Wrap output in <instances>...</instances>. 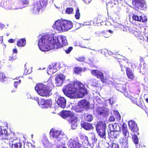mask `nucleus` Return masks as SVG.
<instances>
[{
	"label": "nucleus",
	"mask_w": 148,
	"mask_h": 148,
	"mask_svg": "<svg viewBox=\"0 0 148 148\" xmlns=\"http://www.w3.org/2000/svg\"><path fill=\"white\" fill-rule=\"evenodd\" d=\"M84 85L80 82L69 84L64 86L62 91L64 94L71 98H82L87 93Z\"/></svg>",
	"instance_id": "nucleus-1"
},
{
	"label": "nucleus",
	"mask_w": 148,
	"mask_h": 148,
	"mask_svg": "<svg viewBox=\"0 0 148 148\" xmlns=\"http://www.w3.org/2000/svg\"><path fill=\"white\" fill-rule=\"evenodd\" d=\"M73 26V23L71 21L60 19L56 21L53 25L54 29L59 32L67 31L71 29Z\"/></svg>",
	"instance_id": "nucleus-2"
},
{
	"label": "nucleus",
	"mask_w": 148,
	"mask_h": 148,
	"mask_svg": "<svg viewBox=\"0 0 148 148\" xmlns=\"http://www.w3.org/2000/svg\"><path fill=\"white\" fill-rule=\"evenodd\" d=\"M35 88L39 95L46 97H48L50 95V93L52 90L49 84H47V85H45L42 83L37 84Z\"/></svg>",
	"instance_id": "nucleus-3"
},
{
	"label": "nucleus",
	"mask_w": 148,
	"mask_h": 148,
	"mask_svg": "<svg viewBox=\"0 0 148 148\" xmlns=\"http://www.w3.org/2000/svg\"><path fill=\"white\" fill-rule=\"evenodd\" d=\"M49 37L48 35L42 36L39 40L38 45L39 49L42 51H48L50 49L49 40Z\"/></svg>",
	"instance_id": "nucleus-4"
},
{
	"label": "nucleus",
	"mask_w": 148,
	"mask_h": 148,
	"mask_svg": "<svg viewBox=\"0 0 148 148\" xmlns=\"http://www.w3.org/2000/svg\"><path fill=\"white\" fill-rule=\"evenodd\" d=\"M106 125L104 122L100 121L97 122L96 126V130L101 138H105L106 128Z\"/></svg>",
	"instance_id": "nucleus-5"
},
{
	"label": "nucleus",
	"mask_w": 148,
	"mask_h": 148,
	"mask_svg": "<svg viewBox=\"0 0 148 148\" xmlns=\"http://www.w3.org/2000/svg\"><path fill=\"white\" fill-rule=\"evenodd\" d=\"M0 137L3 139L10 138L12 139V142H13L14 140L17 139V138L16 137V135H15L14 133H12L8 134L7 130L5 129L2 130L1 127H0Z\"/></svg>",
	"instance_id": "nucleus-6"
},
{
	"label": "nucleus",
	"mask_w": 148,
	"mask_h": 148,
	"mask_svg": "<svg viewBox=\"0 0 148 148\" xmlns=\"http://www.w3.org/2000/svg\"><path fill=\"white\" fill-rule=\"evenodd\" d=\"M67 145L69 148H81L82 147V145L77 137L70 139L67 143Z\"/></svg>",
	"instance_id": "nucleus-7"
},
{
	"label": "nucleus",
	"mask_w": 148,
	"mask_h": 148,
	"mask_svg": "<svg viewBox=\"0 0 148 148\" xmlns=\"http://www.w3.org/2000/svg\"><path fill=\"white\" fill-rule=\"evenodd\" d=\"M49 133L51 136L56 138L58 140H61L63 138V135L61 132L59 130L52 128Z\"/></svg>",
	"instance_id": "nucleus-8"
},
{
	"label": "nucleus",
	"mask_w": 148,
	"mask_h": 148,
	"mask_svg": "<svg viewBox=\"0 0 148 148\" xmlns=\"http://www.w3.org/2000/svg\"><path fill=\"white\" fill-rule=\"evenodd\" d=\"M57 41L56 45V48H60L63 46L66 45L68 43L67 40L65 36L62 35L58 36L57 38Z\"/></svg>",
	"instance_id": "nucleus-9"
},
{
	"label": "nucleus",
	"mask_w": 148,
	"mask_h": 148,
	"mask_svg": "<svg viewBox=\"0 0 148 148\" xmlns=\"http://www.w3.org/2000/svg\"><path fill=\"white\" fill-rule=\"evenodd\" d=\"M37 101L39 105H41L43 108H51L53 103L51 99H48L45 100L41 99L40 103H39L40 100L38 98L37 99Z\"/></svg>",
	"instance_id": "nucleus-10"
},
{
	"label": "nucleus",
	"mask_w": 148,
	"mask_h": 148,
	"mask_svg": "<svg viewBox=\"0 0 148 148\" xmlns=\"http://www.w3.org/2000/svg\"><path fill=\"white\" fill-rule=\"evenodd\" d=\"M91 74L96 76L97 78H99L103 83H106L107 82L106 79L105 78L103 73L97 70H93L91 71Z\"/></svg>",
	"instance_id": "nucleus-11"
},
{
	"label": "nucleus",
	"mask_w": 148,
	"mask_h": 148,
	"mask_svg": "<svg viewBox=\"0 0 148 148\" xmlns=\"http://www.w3.org/2000/svg\"><path fill=\"white\" fill-rule=\"evenodd\" d=\"M128 126L132 132L136 133L138 135V128L137 126V124L133 120H130L128 122Z\"/></svg>",
	"instance_id": "nucleus-12"
},
{
	"label": "nucleus",
	"mask_w": 148,
	"mask_h": 148,
	"mask_svg": "<svg viewBox=\"0 0 148 148\" xmlns=\"http://www.w3.org/2000/svg\"><path fill=\"white\" fill-rule=\"evenodd\" d=\"M41 9H43L41 6L39 4L38 2H36L34 3L33 7L31 8L30 11L34 14H38Z\"/></svg>",
	"instance_id": "nucleus-13"
},
{
	"label": "nucleus",
	"mask_w": 148,
	"mask_h": 148,
	"mask_svg": "<svg viewBox=\"0 0 148 148\" xmlns=\"http://www.w3.org/2000/svg\"><path fill=\"white\" fill-rule=\"evenodd\" d=\"M68 121L71 124L72 128L73 129H75L77 127L76 123L77 121V118L75 116L74 113L69 117Z\"/></svg>",
	"instance_id": "nucleus-14"
},
{
	"label": "nucleus",
	"mask_w": 148,
	"mask_h": 148,
	"mask_svg": "<svg viewBox=\"0 0 148 148\" xmlns=\"http://www.w3.org/2000/svg\"><path fill=\"white\" fill-rule=\"evenodd\" d=\"M132 4L136 9H139L144 7V0H132Z\"/></svg>",
	"instance_id": "nucleus-15"
},
{
	"label": "nucleus",
	"mask_w": 148,
	"mask_h": 148,
	"mask_svg": "<svg viewBox=\"0 0 148 148\" xmlns=\"http://www.w3.org/2000/svg\"><path fill=\"white\" fill-rule=\"evenodd\" d=\"M117 87L119 91L123 93L126 97L130 98L131 96L126 91V86L125 84H120L118 85Z\"/></svg>",
	"instance_id": "nucleus-16"
},
{
	"label": "nucleus",
	"mask_w": 148,
	"mask_h": 148,
	"mask_svg": "<svg viewBox=\"0 0 148 148\" xmlns=\"http://www.w3.org/2000/svg\"><path fill=\"white\" fill-rule=\"evenodd\" d=\"M65 79V76L62 74L57 75L55 79L56 83L58 86H60L62 84Z\"/></svg>",
	"instance_id": "nucleus-17"
},
{
	"label": "nucleus",
	"mask_w": 148,
	"mask_h": 148,
	"mask_svg": "<svg viewBox=\"0 0 148 148\" xmlns=\"http://www.w3.org/2000/svg\"><path fill=\"white\" fill-rule=\"evenodd\" d=\"M56 103L59 107L64 108L66 107V99L63 97H60L57 99Z\"/></svg>",
	"instance_id": "nucleus-18"
},
{
	"label": "nucleus",
	"mask_w": 148,
	"mask_h": 148,
	"mask_svg": "<svg viewBox=\"0 0 148 148\" xmlns=\"http://www.w3.org/2000/svg\"><path fill=\"white\" fill-rule=\"evenodd\" d=\"M133 19L139 22L145 23L147 21V19L145 16H140L139 17L136 15L133 14L132 16Z\"/></svg>",
	"instance_id": "nucleus-19"
},
{
	"label": "nucleus",
	"mask_w": 148,
	"mask_h": 148,
	"mask_svg": "<svg viewBox=\"0 0 148 148\" xmlns=\"http://www.w3.org/2000/svg\"><path fill=\"white\" fill-rule=\"evenodd\" d=\"M79 106L81 107L82 109L84 108L86 110L90 109L89 106V102L86 100L83 99L79 101L78 102Z\"/></svg>",
	"instance_id": "nucleus-20"
},
{
	"label": "nucleus",
	"mask_w": 148,
	"mask_h": 148,
	"mask_svg": "<svg viewBox=\"0 0 148 148\" xmlns=\"http://www.w3.org/2000/svg\"><path fill=\"white\" fill-rule=\"evenodd\" d=\"M73 112L69 110H63L59 113V115L62 118L66 119L69 118Z\"/></svg>",
	"instance_id": "nucleus-21"
},
{
	"label": "nucleus",
	"mask_w": 148,
	"mask_h": 148,
	"mask_svg": "<svg viewBox=\"0 0 148 148\" xmlns=\"http://www.w3.org/2000/svg\"><path fill=\"white\" fill-rule=\"evenodd\" d=\"M118 62L120 65L122 71H124V69H123L124 67L126 69V67H128L126 65L127 64L128 62L125 59L123 58H119L118 59Z\"/></svg>",
	"instance_id": "nucleus-22"
},
{
	"label": "nucleus",
	"mask_w": 148,
	"mask_h": 148,
	"mask_svg": "<svg viewBox=\"0 0 148 148\" xmlns=\"http://www.w3.org/2000/svg\"><path fill=\"white\" fill-rule=\"evenodd\" d=\"M95 113L97 115H101L105 114L106 111L103 107H97L94 111Z\"/></svg>",
	"instance_id": "nucleus-23"
},
{
	"label": "nucleus",
	"mask_w": 148,
	"mask_h": 148,
	"mask_svg": "<svg viewBox=\"0 0 148 148\" xmlns=\"http://www.w3.org/2000/svg\"><path fill=\"white\" fill-rule=\"evenodd\" d=\"M126 72L127 76L128 79L133 80L134 78L135 77L132 71L130 68L126 67Z\"/></svg>",
	"instance_id": "nucleus-24"
},
{
	"label": "nucleus",
	"mask_w": 148,
	"mask_h": 148,
	"mask_svg": "<svg viewBox=\"0 0 148 148\" xmlns=\"http://www.w3.org/2000/svg\"><path fill=\"white\" fill-rule=\"evenodd\" d=\"M56 65L55 64L54 65L52 64L49 65L47 69V73L49 75H52L55 73L54 70L57 69L56 67Z\"/></svg>",
	"instance_id": "nucleus-25"
},
{
	"label": "nucleus",
	"mask_w": 148,
	"mask_h": 148,
	"mask_svg": "<svg viewBox=\"0 0 148 148\" xmlns=\"http://www.w3.org/2000/svg\"><path fill=\"white\" fill-rule=\"evenodd\" d=\"M81 125L82 127L86 130L93 128L92 124L87 122H83L81 123Z\"/></svg>",
	"instance_id": "nucleus-26"
},
{
	"label": "nucleus",
	"mask_w": 148,
	"mask_h": 148,
	"mask_svg": "<svg viewBox=\"0 0 148 148\" xmlns=\"http://www.w3.org/2000/svg\"><path fill=\"white\" fill-rule=\"evenodd\" d=\"M119 142L122 148H125L127 147V140L125 138H121L119 140Z\"/></svg>",
	"instance_id": "nucleus-27"
},
{
	"label": "nucleus",
	"mask_w": 148,
	"mask_h": 148,
	"mask_svg": "<svg viewBox=\"0 0 148 148\" xmlns=\"http://www.w3.org/2000/svg\"><path fill=\"white\" fill-rule=\"evenodd\" d=\"M108 132L109 136L112 138H117L119 135L118 131L117 129H116L115 131Z\"/></svg>",
	"instance_id": "nucleus-28"
},
{
	"label": "nucleus",
	"mask_w": 148,
	"mask_h": 148,
	"mask_svg": "<svg viewBox=\"0 0 148 148\" xmlns=\"http://www.w3.org/2000/svg\"><path fill=\"white\" fill-rule=\"evenodd\" d=\"M26 44V40L24 38H22L18 40L17 41V45L19 47L24 46Z\"/></svg>",
	"instance_id": "nucleus-29"
},
{
	"label": "nucleus",
	"mask_w": 148,
	"mask_h": 148,
	"mask_svg": "<svg viewBox=\"0 0 148 148\" xmlns=\"http://www.w3.org/2000/svg\"><path fill=\"white\" fill-rule=\"evenodd\" d=\"M8 78L6 77L4 73L3 72H0V81L3 82H7Z\"/></svg>",
	"instance_id": "nucleus-30"
},
{
	"label": "nucleus",
	"mask_w": 148,
	"mask_h": 148,
	"mask_svg": "<svg viewBox=\"0 0 148 148\" xmlns=\"http://www.w3.org/2000/svg\"><path fill=\"white\" fill-rule=\"evenodd\" d=\"M3 7L6 10L10 9L11 8V3L9 0L6 1L3 3Z\"/></svg>",
	"instance_id": "nucleus-31"
},
{
	"label": "nucleus",
	"mask_w": 148,
	"mask_h": 148,
	"mask_svg": "<svg viewBox=\"0 0 148 148\" xmlns=\"http://www.w3.org/2000/svg\"><path fill=\"white\" fill-rule=\"evenodd\" d=\"M118 124L115 123L114 124H110L108 126V129L109 130L108 132H110L115 130L116 128L117 125Z\"/></svg>",
	"instance_id": "nucleus-32"
},
{
	"label": "nucleus",
	"mask_w": 148,
	"mask_h": 148,
	"mask_svg": "<svg viewBox=\"0 0 148 148\" xmlns=\"http://www.w3.org/2000/svg\"><path fill=\"white\" fill-rule=\"evenodd\" d=\"M39 2L40 3H39L41 6L43 10L45 8L48 4L47 0H41V1H39Z\"/></svg>",
	"instance_id": "nucleus-33"
},
{
	"label": "nucleus",
	"mask_w": 148,
	"mask_h": 148,
	"mask_svg": "<svg viewBox=\"0 0 148 148\" xmlns=\"http://www.w3.org/2000/svg\"><path fill=\"white\" fill-rule=\"evenodd\" d=\"M73 71L75 74H79L82 72V68L80 67H75L73 69Z\"/></svg>",
	"instance_id": "nucleus-34"
},
{
	"label": "nucleus",
	"mask_w": 148,
	"mask_h": 148,
	"mask_svg": "<svg viewBox=\"0 0 148 148\" xmlns=\"http://www.w3.org/2000/svg\"><path fill=\"white\" fill-rule=\"evenodd\" d=\"M79 136L80 138L82 140L84 143H88V138L84 134H80Z\"/></svg>",
	"instance_id": "nucleus-35"
},
{
	"label": "nucleus",
	"mask_w": 148,
	"mask_h": 148,
	"mask_svg": "<svg viewBox=\"0 0 148 148\" xmlns=\"http://www.w3.org/2000/svg\"><path fill=\"white\" fill-rule=\"evenodd\" d=\"M132 140L133 142L135 144H137L138 143V139L137 135L135 134H132Z\"/></svg>",
	"instance_id": "nucleus-36"
},
{
	"label": "nucleus",
	"mask_w": 148,
	"mask_h": 148,
	"mask_svg": "<svg viewBox=\"0 0 148 148\" xmlns=\"http://www.w3.org/2000/svg\"><path fill=\"white\" fill-rule=\"evenodd\" d=\"M22 146V144L21 142H18L12 145V148H21Z\"/></svg>",
	"instance_id": "nucleus-37"
},
{
	"label": "nucleus",
	"mask_w": 148,
	"mask_h": 148,
	"mask_svg": "<svg viewBox=\"0 0 148 148\" xmlns=\"http://www.w3.org/2000/svg\"><path fill=\"white\" fill-rule=\"evenodd\" d=\"M80 16V14L79 12V10L78 8H77L75 13V18L77 19H79Z\"/></svg>",
	"instance_id": "nucleus-38"
},
{
	"label": "nucleus",
	"mask_w": 148,
	"mask_h": 148,
	"mask_svg": "<svg viewBox=\"0 0 148 148\" xmlns=\"http://www.w3.org/2000/svg\"><path fill=\"white\" fill-rule=\"evenodd\" d=\"M86 121H91L93 120V117L91 114H88L84 117Z\"/></svg>",
	"instance_id": "nucleus-39"
},
{
	"label": "nucleus",
	"mask_w": 148,
	"mask_h": 148,
	"mask_svg": "<svg viewBox=\"0 0 148 148\" xmlns=\"http://www.w3.org/2000/svg\"><path fill=\"white\" fill-rule=\"evenodd\" d=\"M73 11V8L71 7L67 8L65 10L66 13L68 14H70L72 13Z\"/></svg>",
	"instance_id": "nucleus-40"
},
{
	"label": "nucleus",
	"mask_w": 148,
	"mask_h": 148,
	"mask_svg": "<svg viewBox=\"0 0 148 148\" xmlns=\"http://www.w3.org/2000/svg\"><path fill=\"white\" fill-rule=\"evenodd\" d=\"M20 2L23 5H28L29 3V0H20Z\"/></svg>",
	"instance_id": "nucleus-41"
},
{
	"label": "nucleus",
	"mask_w": 148,
	"mask_h": 148,
	"mask_svg": "<svg viewBox=\"0 0 148 148\" xmlns=\"http://www.w3.org/2000/svg\"><path fill=\"white\" fill-rule=\"evenodd\" d=\"M73 49V47L72 46H70L67 49H64V51L66 53L69 54L70 53V52Z\"/></svg>",
	"instance_id": "nucleus-42"
},
{
	"label": "nucleus",
	"mask_w": 148,
	"mask_h": 148,
	"mask_svg": "<svg viewBox=\"0 0 148 148\" xmlns=\"http://www.w3.org/2000/svg\"><path fill=\"white\" fill-rule=\"evenodd\" d=\"M79 106V105L78 103V105L75 108V111L77 112H81L82 110V108Z\"/></svg>",
	"instance_id": "nucleus-43"
},
{
	"label": "nucleus",
	"mask_w": 148,
	"mask_h": 148,
	"mask_svg": "<svg viewBox=\"0 0 148 148\" xmlns=\"http://www.w3.org/2000/svg\"><path fill=\"white\" fill-rule=\"evenodd\" d=\"M122 133L124 136H128L129 135V132L127 129L123 130H122Z\"/></svg>",
	"instance_id": "nucleus-44"
},
{
	"label": "nucleus",
	"mask_w": 148,
	"mask_h": 148,
	"mask_svg": "<svg viewBox=\"0 0 148 148\" xmlns=\"http://www.w3.org/2000/svg\"><path fill=\"white\" fill-rule=\"evenodd\" d=\"M131 99L133 103L136 104L137 105L140 106V104H139L138 102V101H139V100L137 98H135L133 97H132V98H130Z\"/></svg>",
	"instance_id": "nucleus-45"
},
{
	"label": "nucleus",
	"mask_w": 148,
	"mask_h": 148,
	"mask_svg": "<svg viewBox=\"0 0 148 148\" xmlns=\"http://www.w3.org/2000/svg\"><path fill=\"white\" fill-rule=\"evenodd\" d=\"M109 103L112 105L116 102V100L113 97H111L108 100Z\"/></svg>",
	"instance_id": "nucleus-46"
},
{
	"label": "nucleus",
	"mask_w": 148,
	"mask_h": 148,
	"mask_svg": "<svg viewBox=\"0 0 148 148\" xmlns=\"http://www.w3.org/2000/svg\"><path fill=\"white\" fill-rule=\"evenodd\" d=\"M77 61L79 62H83L85 61V58L83 56H81L76 59Z\"/></svg>",
	"instance_id": "nucleus-47"
},
{
	"label": "nucleus",
	"mask_w": 148,
	"mask_h": 148,
	"mask_svg": "<svg viewBox=\"0 0 148 148\" xmlns=\"http://www.w3.org/2000/svg\"><path fill=\"white\" fill-rule=\"evenodd\" d=\"M85 42V41H81V43H79L78 45L83 48L85 47H86V44Z\"/></svg>",
	"instance_id": "nucleus-48"
},
{
	"label": "nucleus",
	"mask_w": 148,
	"mask_h": 148,
	"mask_svg": "<svg viewBox=\"0 0 148 148\" xmlns=\"http://www.w3.org/2000/svg\"><path fill=\"white\" fill-rule=\"evenodd\" d=\"M102 34L103 35V36H104L106 38H108V37L110 35L109 34L107 31H103L101 32Z\"/></svg>",
	"instance_id": "nucleus-49"
},
{
	"label": "nucleus",
	"mask_w": 148,
	"mask_h": 148,
	"mask_svg": "<svg viewBox=\"0 0 148 148\" xmlns=\"http://www.w3.org/2000/svg\"><path fill=\"white\" fill-rule=\"evenodd\" d=\"M101 52L102 54H104L105 56H106L108 54L107 53L108 51L105 49H102Z\"/></svg>",
	"instance_id": "nucleus-50"
},
{
	"label": "nucleus",
	"mask_w": 148,
	"mask_h": 148,
	"mask_svg": "<svg viewBox=\"0 0 148 148\" xmlns=\"http://www.w3.org/2000/svg\"><path fill=\"white\" fill-rule=\"evenodd\" d=\"M21 80H19L18 81H15L14 82V86L15 88L17 87V86L18 84H19L21 82Z\"/></svg>",
	"instance_id": "nucleus-51"
},
{
	"label": "nucleus",
	"mask_w": 148,
	"mask_h": 148,
	"mask_svg": "<svg viewBox=\"0 0 148 148\" xmlns=\"http://www.w3.org/2000/svg\"><path fill=\"white\" fill-rule=\"evenodd\" d=\"M64 144L62 142H60L57 145L58 148H64L65 147H64Z\"/></svg>",
	"instance_id": "nucleus-52"
},
{
	"label": "nucleus",
	"mask_w": 148,
	"mask_h": 148,
	"mask_svg": "<svg viewBox=\"0 0 148 148\" xmlns=\"http://www.w3.org/2000/svg\"><path fill=\"white\" fill-rule=\"evenodd\" d=\"M16 59L15 56H10L9 57V60L10 61L13 62L14 60Z\"/></svg>",
	"instance_id": "nucleus-53"
},
{
	"label": "nucleus",
	"mask_w": 148,
	"mask_h": 148,
	"mask_svg": "<svg viewBox=\"0 0 148 148\" xmlns=\"http://www.w3.org/2000/svg\"><path fill=\"white\" fill-rule=\"evenodd\" d=\"M112 148H119V145L113 142Z\"/></svg>",
	"instance_id": "nucleus-54"
},
{
	"label": "nucleus",
	"mask_w": 148,
	"mask_h": 148,
	"mask_svg": "<svg viewBox=\"0 0 148 148\" xmlns=\"http://www.w3.org/2000/svg\"><path fill=\"white\" fill-rule=\"evenodd\" d=\"M134 34L137 37H139L141 35V33L140 32H137L136 31H134Z\"/></svg>",
	"instance_id": "nucleus-55"
},
{
	"label": "nucleus",
	"mask_w": 148,
	"mask_h": 148,
	"mask_svg": "<svg viewBox=\"0 0 148 148\" xmlns=\"http://www.w3.org/2000/svg\"><path fill=\"white\" fill-rule=\"evenodd\" d=\"M122 130L127 129V125L125 123H123L122 125Z\"/></svg>",
	"instance_id": "nucleus-56"
},
{
	"label": "nucleus",
	"mask_w": 148,
	"mask_h": 148,
	"mask_svg": "<svg viewBox=\"0 0 148 148\" xmlns=\"http://www.w3.org/2000/svg\"><path fill=\"white\" fill-rule=\"evenodd\" d=\"M115 120V118L112 116H111L110 117L109 119V120L110 122H113Z\"/></svg>",
	"instance_id": "nucleus-57"
},
{
	"label": "nucleus",
	"mask_w": 148,
	"mask_h": 148,
	"mask_svg": "<svg viewBox=\"0 0 148 148\" xmlns=\"http://www.w3.org/2000/svg\"><path fill=\"white\" fill-rule=\"evenodd\" d=\"M115 2L116 1L114 0H112L110 1L108 3V4H112V5H113L115 4Z\"/></svg>",
	"instance_id": "nucleus-58"
},
{
	"label": "nucleus",
	"mask_w": 148,
	"mask_h": 148,
	"mask_svg": "<svg viewBox=\"0 0 148 148\" xmlns=\"http://www.w3.org/2000/svg\"><path fill=\"white\" fill-rule=\"evenodd\" d=\"M15 39H13L12 38L9 39L8 40V41L9 42L11 43L14 42H15Z\"/></svg>",
	"instance_id": "nucleus-59"
},
{
	"label": "nucleus",
	"mask_w": 148,
	"mask_h": 148,
	"mask_svg": "<svg viewBox=\"0 0 148 148\" xmlns=\"http://www.w3.org/2000/svg\"><path fill=\"white\" fill-rule=\"evenodd\" d=\"M140 60L141 62L144 63L145 62L144 58L143 57H141L140 59Z\"/></svg>",
	"instance_id": "nucleus-60"
},
{
	"label": "nucleus",
	"mask_w": 148,
	"mask_h": 148,
	"mask_svg": "<svg viewBox=\"0 0 148 148\" xmlns=\"http://www.w3.org/2000/svg\"><path fill=\"white\" fill-rule=\"evenodd\" d=\"M86 3H88L91 2V0H83Z\"/></svg>",
	"instance_id": "nucleus-61"
},
{
	"label": "nucleus",
	"mask_w": 148,
	"mask_h": 148,
	"mask_svg": "<svg viewBox=\"0 0 148 148\" xmlns=\"http://www.w3.org/2000/svg\"><path fill=\"white\" fill-rule=\"evenodd\" d=\"M3 39L2 36L0 37V43H2L3 41Z\"/></svg>",
	"instance_id": "nucleus-62"
},
{
	"label": "nucleus",
	"mask_w": 148,
	"mask_h": 148,
	"mask_svg": "<svg viewBox=\"0 0 148 148\" xmlns=\"http://www.w3.org/2000/svg\"><path fill=\"white\" fill-rule=\"evenodd\" d=\"M13 52L15 53H17V51L16 49H13Z\"/></svg>",
	"instance_id": "nucleus-63"
},
{
	"label": "nucleus",
	"mask_w": 148,
	"mask_h": 148,
	"mask_svg": "<svg viewBox=\"0 0 148 148\" xmlns=\"http://www.w3.org/2000/svg\"><path fill=\"white\" fill-rule=\"evenodd\" d=\"M107 32H109L110 34H112L113 33V32L110 29L107 31Z\"/></svg>",
	"instance_id": "nucleus-64"
}]
</instances>
